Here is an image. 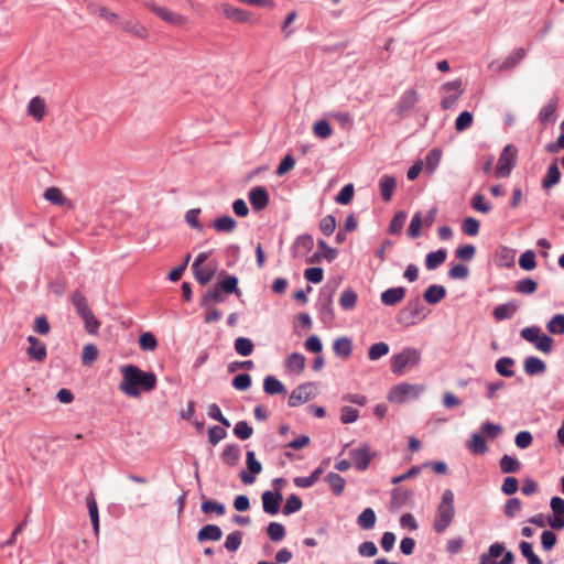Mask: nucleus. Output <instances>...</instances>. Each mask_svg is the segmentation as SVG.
I'll use <instances>...</instances> for the list:
<instances>
[{"label":"nucleus","instance_id":"nucleus-1","mask_svg":"<svg viewBox=\"0 0 564 564\" xmlns=\"http://www.w3.org/2000/svg\"><path fill=\"white\" fill-rule=\"evenodd\" d=\"M120 372L122 380L119 390L131 398H139L142 392L152 391L158 382L153 372L143 371L135 365L122 366Z\"/></svg>","mask_w":564,"mask_h":564},{"label":"nucleus","instance_id":"nucleus-2","mask_svg":"<svg viewBox=\"0 0 564 564\" xmlns=\"http://www.w3.org/2000/svg\"><path fill=\"white\" fill-rule=\"evenodd\" d=\"M455 513V495L451 489H445L434 514V531L438 534L444 533L452 525Z\"/></svg>","mask_w":564,"mask_h":564},{"label":"nucleus","instance_id":"nucleus-3","mask_svg":"<svg viewBox=\"0 0 564 564\" xmlns=\"http://www.w3.org/2000/svg\"><path fill=\"white\" fill-rule=\"evenodd\" d=\"M425 391L424 384H412L402 382L391 388L388 393V400L394 403H406L416 400Z\"/></svg>","mask_w":564,"mask_h":564},{"label":"nucleus","instance_id":"nucleus-4","mask_svg":"<svg viewBox=\"0 0 564 564\" xmlns=\"http://www.w3.org/2000/svg\"><path fill=\"white\" fill-rule=\"evenodd\" d=\"M421 351L416 348L405 347L399 354L391 357V371L394 375H402L406 367H415L420 364Z\"/></svg>","mask_w":564,"mask_h":564},{"label":"nucleus","instance_id":"nucleus-5","mask_svg":"<svg viewBox=\"0 0 564 564\" xmlns=\"http://www.w3.org/2000/svg\"><path fill=\"white\" fill-rule=\"evenodd\" d=\"M517 160V149L508 144L503 148L502 152L500 153V156L498 159L495 174L497 177H506L509 176L512 169L516 165Z\"/></svg>","mask_w":564,"mask_h":564},{"label":"nucleus","instance_id":"nucleus-6","mask_svg":"<svg viewBox=\"0 0 564 564\" xmlns=\"http://www.w3.org/2000/svg\"><path fill=\"white\" fill-rule=\"evenodd\" d=\"M525 56V50L522 47H518L513 50L508 56H506L503 61H492L491 63H489L488 67L496 73L512 70L522 63Z\"/></svg>","mask_w":564,"mask_h":564},{"label":"nucleus","instance_id":"nucleus-7","mask_svg":"<svg viewBox=\"0 0 564 564\" xmlns=\"http://www.w3.org/2000/svg\"><path fill=\"white\" fill-rule=\"evenodd\" d=\"M147 8L156 14L164 22L172 24L174 26L183 28L187 24V17L180 14L175 11L170 10L169 8L158 6L154 2L145 3Z\"/></svg>","mask_w":564,"mask_h":564},{"label":"nucleus","instance_id":"nucleus-8","mask_svg":"<svg viewBox=\"0 0 564 564\" xmlns=\"http://www.w3.org/2000/svg\"><path fill=\"white\" fill-rule=\"evenodd\" d=\"M315 397L314 383H303L296 387L290 394L288 404L291 408H296Z\"/></svg>","mask_w":564,"mask_h":564},{"label":"nucleus","instance_id":"nucleus-9","mask_svg":"<svg viewBox=\"0 0 564 564\" xmlns=\"http://www.w3.org/2000/svg\"><path fill=\"white\" fill-rule=\"evenodd\" d=\"M420 100V95L415 89H406L399 98L395 107L397 115L404 118L409 115Z\"/></svg>","mask_w":564,"mask_h":564},{"label":"nucleus","instance_id":"nucleus-10","mask_svg":"<svg viewBox=\"0 0 564 564\" xmlns=\"http://www.w3.org/2000/svg\"><path fill=\"white\" fill-rule=\"evenodd\" d=\"M552 517L549 518L547 523L554 530L564 528V499L561 497H553L550 501Z\"/></svg>","mask_w":564,"mask_h":564},{"label":"nucleus","instance_id":"nucleus-11","mask_svg":"<svg viewBox=\"0 0 564 564\" xmlns=\"http://www.w3.org/2000/svg\"><path fill=\"white\" fill-rule=\"evenodd\" d=\"M247 467L249 473L241 471L240 479L246 485H251L256 480V476L261 473L262 465L261 463L256 458V454L253 451H248L247 454Z\"/></svg>","mask_w":564,"mask_h":564},{"label":"nucleus","instance_id":"nucleus-12","mask_svg":"<svg viewBox=\"0 0 564 564\" xmlns=\"http://www.w3.org/2000/svg\"><path fill=\"white\" fill-rule=\"evenodd\" d=\"M262 508L268 514L275 516L280 510L283 496L280 491L267 490L262 494Z\"/></svg>","mask_w":564,"mask_h":564},{"label":"nucleus","instance_id":"nucleus-13","mask_svg":"<svg viewBox=\"0 0 564 564\" xmlns=\"http://www.w3.org/2000/svg\"><path fill=\"white\" fill-rule=\"evenodd\" d=\"M121 31L132 34L133 36L145 40L149 37V30L138 21L132 19L120 20L119 23H116Z\"/></svg>","mask_w":564,"mask_h":564},{"label":"nucleus","instance_id":"nucleus-14","mask_svg":"<svg viewBox=\"0 0 564 564\" xmlns=\"http://www.w3.org/2000/svg\"><path fill=\"white\" fill-rule=\"evenodd\" d=\"M349 455L356 469L364 471L369 467L371 455L368 445L362 444L360 447L351 449Z\"/></svg>","mask_w":564,"mask_h":564},{"label":"nucleus","instance_id":"nucleus-15","mask_svg":"<svg viewBox=\"0 0 564 564\" xmlns=\"http://www.w3.org/2000/svg\"><path fill=\"white\" fill-rule=\"evenodd\" d=\"M223 13L226 18L241 23H253L254 19L251 12L231 4L225 3L221 6Z\"/></svg>","mask_w":564,"mask_h":564},{"label":"nucleus","instance_id":"nucleus-16","mask_svg":"<svg viewBox=\"0 0 564 564\" xmlns=\"http://www.w3.org/2000/svg\"><path fill=\"white\" fill-rule=\"evenodd\" d=\"M28 343L30 346L26 348V354L30 359L35 361H43L47 356L46 345L35 336H29Z\"/></svg>","mask_w":564,"mask_h":564},{"label":"nucleus","instance_id":"nucleus-17","mask_svg":"<svg viewBox=\"0 0 564 564\" xmlns=\"http://www.w3.org/2000/svg\"><path fill=\"white\" fill-rule=\"evenodd\" d=\"M249 200L256 212L264 209L269 204V194L263 186L252 187L249 192Z\"/></svg>","mask_w":564,"mask_h":564},{"label":"nucleus","instance_id":"nucleus-18","mask_svg":"<svg viewBox=\"0 0 564 564\" xmlns=\"http://www.w3.org/2000/svg\"><path fill=\"white\" fill-rule=\"evenodd\" d=\"M314 240L313 237L308 234H304L299 236L293 246H292V254L295 258H302L308 254V252L313 249Z\"/></svg>","mask_w":564,"mask_h":564},{"label":"nucleus","instance_id":"nucleus-19","mask_svg":"<svg viewBox=\"0 0 564 564\" xmlns=\"http://www.w3.org/2000/svg\"><path fill=\"white\" fill-rule=\"evenodd\" d=\"M44 198L53 205L65 206L72 209L74 207L72 200H69L58 187H50L44 192Z\"/></svg>","mask_w":564,"mask_h":564},{"label":"nucleus","instance_id":"nucleus-20","mask_svg":"<svg viewBox=\"0 0 564 564\" xmlns=\"http://www.w3.org/2000/svg\"><path fill=\"white\" fill-rule=\"evenodd\" d=\"M405 296V289L403 286L390 288L383 291L380 300L384 305L393 306L401 302Z\"/></svg>","mask_w":564,"mask_h":564},{"label":"nucleus","instance_id":"nucleus-21","mask_svg":"<svg viewBox=\"0 0 564 564\" xmlns=\"http://www.w3.org/2000/svg\"><path fill=\"white\" fill-rule=\"evenodd\" d=\"M45 101L40 96L33 97L28 104V115L37 122L43 120L45 116Z\"/></svg>","mask_w":564,"mask_h":564},{"label":"nucleus","instance_id":"nucleus-22","mask_svg":"<svg viewBox=\"0 0 564 564\" xmlns=\"http://www.w3.org/2000/svg\"><path fill=\"white\" fill-rule=\"evenodd\" d=\"M333 351L338 357L349 358L352 352V340L347 336L336 338L333 343Z\"/></svg>","mask_w":564,"mask_h":564},{"label":"nucleus","instance_id":"nucleus-23","mask_svg":"<svg viewBox=\"0 0 564 564\" xmlns=\"http://www.w3.org/2000/svg\"><path fill=\"white\" fill-rule=\"evenodd\" d=\"M305 357L300 352H292L284 360L286 371L291 373H301L305 368Z\"/></svg>","mask_w":564,"mask_h":564},{"label":"nucleus","instance_id":"nucleus-24","mask_svg":"<svg viewBox=\"0 0 564 564\" xmlns=\"http://www.w3.org/2000/svg\"><path fill=\"white\" fill-rule=\"evenodd\" d=\"M380 194L384 202H390L397 187L393 176L384 174L379 180Z\"/></svg>","mask_w":564,"mask_h":564},{"label":"nucleus","instance_id":"nucleus-25","mask_svg":"<svg viewBox=\"0 0 564 564\" xmlns=\"http://www.w3.org/2000/svg\"><path fill=\"white\" fill-rule=\"evenodd\" d=\"M223 536L220 527L216 524H206L197 533L198 542L218 541Z\"/></svg>","mask_w":564,"mask_h":564},{"label":"nucleus","instance_id":"nucleus-26","mask_svg":"<svg viewBox=\"0 0 564 564\" xmlns=\"http://www.w3.org/2000/svg\"><path fill=\"white\" fill-rule=\"evenodd\" d=\"M241 456L240 446L237 444H227L221 453L224 464L232 467L238 464Z\"/></svg>","mask_w":564,"mask_h":564},{"label":"nucleus","instance_id":"nucleus-27","mask_svg":"<svg viewBox=\"0 0 564 564\" xmlns=\"http://www.w3.org/2000/svg\"><path fill=\"white\" fill-rule=\"evenodd\" d=\"M523 368L528 376H536L545 372L546 365L542 359L531 356L525 358Z\"/></svg>","mask_w":564,"mask_h":564},{"label":"nucleus","instance_id":"nucleus-28","mask_svg":"<svg viewBox=\"0 0 564 564\" xmlns=\"http://www.w3.org/2000/svg\"><path fill=\"white\" fill-rule=\"evenodd\" d=\"M446 296V290L443 285L432 284L423 293L424 300L429 304H437Z\"/></svg>","mask_w":564,"mask_h":564},{"label":"nucleus","instance_id":"nucleus-29","mask_svg":"<svg viewBox=\"0 0 564 564\" xmlns=\"http://www.w3.org/2000/svg\"><path fill=\"white\" fill-rule=\"evenodd\" d=\"M410 313L411 315V323L414 324L419 321H422L426 317V314L424 313V306L421 304V301L419 297L409 301L406 307L403 310L404 313Z\"/></svg>","mask_w":564,"mask_h":564},{"label":"nucleus","instance_id":"nucleus-30","mask_svg":"<svg viewBox=\"0 0 564 564\" xmlns=\"http://www.w3.org/2000/svg\"><path fill=\"white\" fill-rule=\"evenodd\" d=\"M86 503L88 508V513L90 517L91 525L94 529L95 535H98L99 533V512H98V505L95 499V496L93 494H89L86 497Z\"/></svg>","mask_w":564,"mask_h":564},{"label":"nucleus","instance_id":"nucleus-31","mask_svg":"<svg viewBox=\"0 0 564 564\" xmlns=\"http://www.w3.org/2000/svg\"><path fill=\"white\" fill-rule=\"evenodd\" d=\"M560 180H561V172H560L558 165L556 162H553L552 164L549 165L546 175L542 180V187L544 189L552 188L560 182Z\"/></svg>","mask_w":564,"mask_h":564},{"label":"nucleus","instance_id":"nucleus-32","mask_svg":"<svg viewBox=\"0 0 564 564\" xmlns=\"http://www.w3.org/2000/svg\"><path fill=\"white\" fill-rule=\"evenodd\" d=\"M87 9L90 13L99 15L112 25L119 23L118 14L110 12L106 7L98 6L96 3H89Z\"/></svg>","mask_w":564,"mask_h":564},{"label":"nucleus","instance_id":"nucleus-33","mask_svg":"<svg viewBox=\"0 0 564 564\" xmlns=\"http://www.w3.org/2000/svg\"><path fill=\"white\" fill-rule=\"evenodd\" d=\"M263 390L267 394L275 395L286 392L284 384L274 376H267L263 380Z\"/></svg>","mask_w":564,"mask_h":564},{"label":"nucleus","instance_id":"nucleus-34","mask_svg":"<svg viewBox=\"0 0 564 564\" xmlns=\"http://www.w3.org/2000/svg\"><path fill=\"white\" fill-rule=\"evenodd\" d=\"M193 268V273L195 275V279L197 280V282L202 285H205L207 284L215 275L216 273V265H213V267H192Z\"/></svg>","mask_w":564,"mask_h":564},{"label":"nucleus","instance_id":"nucleus-35","mask_svg":"<svg viewBox=\"0 0 564 564\" xmlns=\"http://www.w3.org/2000/svg\"><path fill=\"white\" fill-rule=\"evenodd\" d=\"M467 447L468 451L474 455H482L488 449L484 435L479 433H474L471 435Z\"/></svg>","mask_w":564,"mask_h":564},{"label":"nucleus","instance_id":"nucleus-36","mask_svg":"<svg viewBox=\"0 0 564 564\" xmlns=\"http://www.w3.org/2000/svg\"><path fill=\"white\" fill-rule=\"evenodd\" d=\"M72 303L80 317H87L93 311L89 308L86 297L83 293L76 291L72 295Z\"/></svg>","mask_w":564,"mask_h":564},{"label":"nucleus","instance_id":"nucleus-37","mask_svg":"<svg viewBox=\"0 0 564 564\" xmlns=\"http://www.w3.org/2000/svg\"><path fill=\"white\" fill-rule=\"evenodd\" d=\"M377 517L372 508H366L357 518V524L364 530H371L376 525Z\"/></svg>","mask_w":564,"mask_h":564},{"label":"nucleus","instance_id":"nucleus-38","mask_svg":"<svg viewBox=\"0 0 564 564\" xmlns=\"http://www.w3.org/2000/svg\"><path fill=\"white\" fill-rule=\"evenodd\" d=\"M447 257V252L445 249H438L436 251L430 252L425 258V267L427 270H435L438 265H441Z\"/></svg>","mask_w":564,"mask_h":564},{"label":"nucleus","instance_id":"nucleus-39","mask_svg":"<svg viewBox=\"0 0 564 564\" xmlns=\"http://www.w3.org/2000/svg\"><path fill=\"white\" fill-rule=\"evenodd\" d=\"M499 467L503 474H511L521 469V463L517 458L505 454L499 460Z\"/></svg>","mask_w":564,"mask_h":564},{"label":"nucleus","instance_id":"nucleus-40","mask_svg":"<svg viewBox=\"0 0 564 564\" xmlns=\"http://www.w3.org/2000/svg\"><path fill=\"white\" fill-rule=\"evenodd\" d=\"M323 471L322 467H317L310 476L294 478V485L299 488H310L317 482Z\"/></svg>","mask_w":564,"mask_h":564},{"label":"nucleus","instance_id":"nucleus-41","mask_svg":"<svg viewBox=\"0 0 564 564\" xmlns=\"http://www.w3.org/2000/svg\"><path fill=\"white\" fill-rule=\"evenodd\" d=\"M237 226V221L230 216H221L214 220L213 227L218 232H230Z\"/></svg>","mask_w":564,"mask_h":564},{"label":"nucleus","instance_id":"nucleus-42","mask_svg":"<svg viewBox=\"0 0 564 564\" xmlns=\"http://www.w3.org/2000/svg\"><path fill=\"white\" fill-rule=\"evenodd\" d=\"M326 481L328 482L334 495L339 496L343 494L345 489V479L337 473H328L326 476Z\"/></svg>","mask_w":564,"mask_h":564},{"label":"nucleus","instance_id":"nucleus-43","mask_svg":"<svg viewBox=\"0 0 564 564\" xmlns=\"http://www.w3.org/2000/svg\"><path fill=\"white\" fill-rule=\"evenodd\" d=\"M516 311L517 306L513 303L500 304L495 307L494 317L497 321L510 319Z\"/></svg>","mask_w":564,"mask_h":564},{"label":"nucleus","instance_id":"nucleus-44","mask_svg":"<svg viewBox=\"0 0 564 564\" xmlns=\"http://www.w3.org/2000/svg\"><path fill=\"white\" fill-rule=\"evenodd\" d=\"M513 365L514 360L511 357H501L497 360L495 368L500 376L510 378L514 375L513 370L511 369Z\"/></svg>","mask_w":564,"mask_h":564},{"label":"nucleus","instance_id":"nucleus-45","mask_svg":"<svg viewBox=\"0 0 564 564\" xmlns=\"http://www.w3.org/2000/svg\"><path fill=\"white\" fill-rule=\"evenodd\" d=\"M224 291L218 286L216 283L213 285L208 291L205 293V295L202 299V305L207 306L210 303H220L224 301L223 293Z\"/></svg>","mask_w":564,"mask_h":564},{"label":"nucleus","instance_id":"nucleus-46","mask_svg":"<svg viewBox=\"0 0 564 564\" xmlns=\"http://www.w3.org/2000/svg\"><path fill=\"white\" fill-rule=\"evenodd\" d=\"M357 303V293L351 289L343 291L339 297V304L344 311H349L355 307Z\"/></svg>","mask_w":564,"mask_h":564},{"label":"nucleus","instance_id":"nucleus-47","mask_svg":"<svg viewBox=\"0 0 564 564\" xmlns=\"http://www.w3.org/2000/svg\"><path fill=\"white\" fill-rule=\"evenodd\" d=\"M253 348H254L253 343L251 341V339H249L247 337H238L235 340V350L240 356L247 357V356L251 355L253 351Z\"/></svg>","mask_w":564,"mask_h":564},{"label":"nucleus","instance_id":"nucleus-48","mask_svg":"<svg viewBox=\"0 0 564 564\" xmlns=\"http://www.w3.org/2000/svg\"><path fill=\"white\" fill-rule=\"evenodd\" d=\"M267 534L272 542H279L285 536V528L279 522H270L267 527Z\"/></svg>","mask_w":564,"mask_h":564},{"label":"nucleus","instance_id":"nucleus-49","mask_svg":"<svg viewBox=\"0 0 564 564\" xmlns=\"http://www.w3.org/2000/svg\"><path fill=\"white\" fill-rule=\"evenodd\" d=\"M303 502L301 498L293 494L286 498L285 505L283 507V514L290 516L292 513H295L302 509Z\"/></svg>","mask_w":564,"mask_h":564},{"label":"nucleus","instance_id":"nucleus-50","mask_svg":"<svg viewBox=\"0 0 564 564\" xmlns=\"http://www.w3.org/2000/svg\"><path fill=\"white\" fill-rule=\"evenodd\" d=\"M547 330L553 335L564 334V314L554 315L546 324Z\"/></svg>","mask_w":564,"mask_h":564},{"label":"nucleus","instance_id":"nucleus-51","mask_svg":"<svg viewBox=\"0 0 564 564\" xmlns=\"http://www.w3.org/2000/svg\"><path fill=\"white\" fill-rule=\"evenodd\" d=\"M536 288L538 283L531 278L520 280L514 285L516 292L520 294H532L536 291Z\"/></svg>","mask_w":564,"mask_h":564},{"label":"nucleus","instance_id":"nucleus-52","mask_svg":"<svg viewBox=\"0 0 564 564\" xmlns=\"http://www.w3.org/2000/svg\"><path fill=\"white\" fill-rule=\"evenodd\" d=\"M389 352V345L379 341L370 346L368 350V358L372 361L380 359Z\"/></svg>","mask_w":564,"mask_h":564},{"label":"nucleus","instance_id":"nucleus-53","mask_svg":"<svg viewBox=\"0 0 564 564\" xmlns=\"http://www.w3.org/2000/svg\"><path fill=\"white\" fill-rule=\"evenodd\" d=\"M333 292H329L322 301H321V315L324 319H334V311H333Z\"/></svg>","mask_w":564,"mask_h":564},{"label":"nucleus","instance_id":"nucleus-54","mask_svg":"<svg viewBox=\"0 0 564 564\" xmlns=\"http://www.w3.org/2000/svg\"><path fill=\"white\" fill-rule=\"evenodd\" d=\"M253 433V429L249 425L247 421H238L234 426V434L242 441H246L251 437Z\"/></svg>","mask_w":564,"mask_h":564},{"label":"nucleus","instance_id":"nucleus-55","mask_svg":"<svg viewBox=\"0 0 564 564\" xmlns=\"http://www.w3.org/2000/svg\"><path fill=\"white\" fill-rule=\"evenodd\" d=\"M313 133L321 139H327L332 135L333 130L328 121L318 120L313 124Z\"/></svg>","mask_w":564,"mask_h":564},{"label":"nucleus","instance_id":"nucleus-56","mask_svg":"<svg viewBox=\"0 0 564 564\" xmlns=\"http://www.w3.org/2000/svg\"><path fill=\"white\" fill-rule=\"evenodd\" d=\"M242 532L240 531H234L230 534L227 535L224 546L229 552H236L242 542Z\"/></svg>","mask_w":564,"mask_h":564},{"label":"nucleus","instance_id":"nucleus-57","mask_svg":"<svg viewBox=\"0 0 564 564\" xmlns=\"http://www.w3.org/2000/svg\"><path fill=\"white\" fill-rule=\"evenodd\" d=\"M520 551L522 555L528 560V564H542L540 557L533 552L532 544L527 541L520 542Z\"/></svg>","mask_w":564,"mask_h":564},{"label":"nucleus","instance_id":"nucleus-58","mask_svg":"<svg viewBox=\"0 0 564 564\" xmlns=\"http://www.w3.org/2000/svg\"><path fill=\"white\" fill-rule=\"evenodd\" d=\"M423 218H422V214L420 212H416L411 221H410V225H409V228H408V235L409 237L411 238H416L421 235V228L423 226Z\"/></svg>","mask_w":564,"mask_h":564},{"label":"nucleus","instance_id":"nucleus-59","mask_svg":"<svg viewBox=\"0 0 564 564\" xmlns=\"http://www.w3.org/2000/svg\"><path fill=\"white\" fill-rule=\"evenodd\" d=\"M441 161V151L432 149L425 156V170L429 173H433Z\"/></svg>","mask_w":564,"mask_h":564},{"label":"nucleus","instance_id":"nucleus-60","mask_svg":"<svg viewBox=\"0 0 564 564\" xmlns=\"http://www.w3.org/2000/svg\"><path fill=\"white\" fill-rule=\"evenodd\" d=\"M139 345L142 350L152 351L156 348L158 340L152 333L145 332L141 334Z\"/></svg>","mask_w":564,"mask_h":564},{"label":"nucleus","instance_id":"nucleus-61","mask_svg":"<svg viewBox=\"0 0 564 564\" xmlns=\"http://www.w3.org/2000/svg\"><path fill=\"white\" fill-rule=\"evenodd\" d=\"M471 207L482 214H487L491 210L490 203L486 202L485 196L481 194H475L470 200Z\"/></svg>","mask_w":564,"mask_h":564},{"label":"nucleus","instance_id":"nucleus-62","mask_svg":"<svg viewBox=\"0 0 564 564\" xmlns=\"http://www.w3.org/2000/svg\"><path fill=\"white\" fill-rule=\"evenodd\" d=\"M521 269L531 271L536 267L535 254L532 250L524 251L519 258Z\"/></svg>","mask_w":564,"mask_h":564},{"label":"nucleus","instance_id":"nucleus-63","mask_svg":"<svg viewBox=\"0 0 564 564\" xmlns=\"http://www.w3.org/2000/svg\"><path fill=\"white\" fill-rule=\"evenodd\" d=\"M97 356H98V349L95 345H93V344L85 345L83 348V354H82L83 365L84 366L91 365L97 359Z\"/></svg>","mask_w":564,"mask_h":564},{"label":"nucleus","instance_id":"nucleus-64","mask_svg":"<svg viewBox=\"0 0 564 564\" xmlns=\"http://www.w3.org/2000/svg\"><path fill=\"white\" fill-rule=\"evenodd\" d=\"M473 124V113L469 111H463L456 118L455 129L458 132L465 131Z\"/></svg>","mask_w":564,"mask_h":564}]
</instances>
